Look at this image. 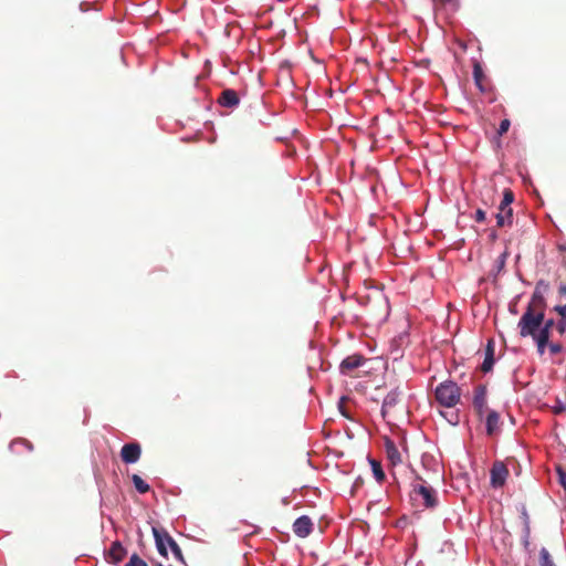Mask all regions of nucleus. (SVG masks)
Listing matches in <instances>:
<instances>
[{"mask_svg": "<svg viewBox=\"0 0 566 566\" xmlns=\"http://www.w3.org/2000/svg\"><path fill=\"white\" fill-rule=\"evenodd\" d=\"M549 284L545 281H538L526 307V311L520 318L518 328L522 337L536 336L544 321L546 302L544 294L548 291Z\"/></svg>", "mask_w": 566, "mask_h": 566, "instance_id": "obj_1", "label": "nucleus"}, {"mask_svg": "<svg viewBox=\"0 0 566 566\" xmlns=\"http://www.w3.org/2000/svg\"><path fill=\"white\" fill-rule=\"evenodd\" d=\"M153 535L157 552L160 556L167 557L169 547V551H171L174 557L178 562L186 564L180 546L165 528L153 527Z\"/></svg>", "mask_w": 566, "mask_h": 566, "instance_id": "obj_2", "label": "nucleus"}, {"mask_svg": "<svg viewBox=\"0 0 566 566\" xmlns=\"http://www.w3.org/2000/svg\"><path fill=\"white\" fill-rule=\"evenodd\" d=\"M434 397L442 407L452 408L460 401L461 390L454 381L446 380L437 386Z\"/></svg>", "mask_w": 566, "mask_h": 566, "instance_id": "obj_3", "label": "nucleus"}, {"mask_svg": "<svg viewBox=\"0 0 566 566\" xmlns=\"http://www.w3.org/2000/svg\"><path fill=\"white\" fill-rule=\"evenodd\" d=\"M514 200V195L510 189H505L503 199L497 208L496 212V226L499 228L509 227L513 222V209L511 207Z\"/></svg>", "mask_w": 566, "mask_h": 566, "instance_id": "obj_4", "label": "nucleus"}, {"mask_svg": "<svg viewBox=\"0 0 566 566\" xmlns=\"http://www.w3.org/2000/svg\"><path fill=\"white\" fill-rule=\"evenodd\" d=\"M411 499L416 502H420V504L427 509L436 507L438 504L437 492L430 485L415 484Z\"/></svg>", "mask_w": 566, "mask_h": 566, "instance_id": "obj_5", "label": "nucleus"}, {"mask_svg": "<svg viewBox=\"0 0 566 566\" xmlns=\"http://www.w3.org/2000/svg\"><path fill=\"white\" fill-rule=\"evenodd\" d=\"M491 485L494 489L502 488L509 476V470L502 461H495L490 471Z\"/></svg>", "mask_w": 566, "mask_h": 566, "instance_id": "obj_6", "label": "nucleus"}, {"mask_svg": "<svg viewBox=\"0 0 566 566\" xmlns=\"http://www.w3.org/2000/svg\"><path fill=\"white\" fill-rule=\"evenodd\" d=\"M217 103L220 107L232 111L239 106L240 95L237 91L224 87L219 95Z\"/></svg>", "mask_w": 566, "mask_h": 566, "instance_id": "obj_7", "label": "nucleus"}, {"mask_svg": "<svg viewBox=\"0 0 566 566\" xmlns=\"http://www.w3.org/2000/svg\"><path fill=\"white\" fill-rule=\"evenodd\" d=\"M473 408L480 420H482L483 415L489 411L485 386L480 385L474 389Z\"/></svg>", "mask_w": 566, "mask_h": 566, "instance_id": "obj_8", "label": "nucleus"}, {"mask_svg": "<svg viewBox=\"0 0 566 566\" xmlns=\"http://www.w3.org/2000/svg\"><path fill=\"white\" fill-rule=\"evenodd\" d=\"M140 455H142V448H140L139 443H137V442L126 443L122 447L120 458H122V461L126 464H134V463L138 462V460L140 459Z\"/></svg>", "mask_w": 566, "mask_h": 566, "instance_id": "obj_9", "label": "nucleus"}, {"mask_svg": "<svg viewBox=\"0 0 566 566\" xmlns=\"http://www.w3.org/2000/svg\"><path fill=\"white\" fill-rule=\"evenodd\" d=\"M366 361L365 357L360 354L347 356L339 365V370L343 375L350 376L352 373L360 367Z\"/></svg>", "mask_w": 566, "mask_h": 566, "instance_id": "obj_10", "label": "nucleus"}, {"mask_svg": "<svg viewBox=\"0 0 566 566\" xmlns=\"http://www.w3.org/2000/svg\"><path fill=\"white\" fill-rule=\"evenodd\" d=\"M127 554V549L124 547L122 542L114 541L106 553V560L111 564L118 565Z\"/></svg>", "mask_w": 566, "mask_h": 566, "instance_id": "obj_11", "label": "nucleus"}, {"mask_svg": "<svg viewBox=\"0 0 566 566\" xmlns=\"http://www.w3.org/2000/svg\"><path fill=\"white\" fill-rule=\"evenodd\" d=\"M312 520L306 515L298 517L293 524V532L302 538L308 536L312 533Z\"/></svg>", "mask_w": 566, "mask_h": 566, "instance_id": "obj_12", "label": "nucleus"}, {"mask_svg": "<svg viewBox=\"0 0 566 566\" xmlns=\"http://www.w3.org/2000/svg\"><path fill=\"white\" fill-rule=\"evenodd\" d=\"M494 354H495V342H494V339L491 338L488 340L485 352H484V360L481 365V370L483 373H489L492 370L494 361H495Z\"/></svg>", "mask_w": 566, "mask_h": 566, "instance_id": "obj_13", "label": "nucleus"}, {"mask_svg": "<svg viewBox=\"0 0 566 566\" xmlns=\"http://www.w3.org/2000/svg\"><path fill=\"white\" fill-rule=\"evenodd\" d=\"M385 452L387 459L390 461L392 465L400 464L402 462L401 454L396 447L395 442L389 438L385 439Z\"/></svg>", "mask_w": 566, "mask_h": 566, "instance_id": "obj_14", "label": "nucleus"}, {"mask_svg": "<svg viewBox=\"0 0 566 566\" xmlns=\"http://www.w3.org/2000/svg\"><path fill=\"white\" fill-rule=\"evenodd\" d=\"M400 397H401V391L398 388L392 389L387 394V396L384 399L382 406H381V413L384 417L386 416V412L390 408L395 407L398 403V401L400 400Z\"/></svg>", "mask_w": 566, "mask_h": 566, "instance_id": "obj_15", "label": "nucleus"}, {"mask_svg": "<svg viewBox=\"0 0 566 566\" xmlns=\"http://www.w3.org/2000/svg\"><path fill=\"white\" fill-rule=\"evenodd\" d=\"M500 426V415L495 410H489L485 417L486 434L493 436Z\"/></svg>", "mask_w": 566, "mask_h": 566, "instance_id": "obj_16", "label": "nucleus"}, {"mask_svg": "<svg viewBox=\"0 0 566 566\" xmlns=\"http://www.w3.org/2000/svg\"><path fill=\"white\" fill-rule=\"evenodd\" d=\"M473 78H474L475 85L479 87V90L481 92H484L485 88L483 85V81L485 78V75H484L483 69L479 62H475L473 64Z\"/></svg>", "mask_w": 566, "mask_h": 566, "instance_id": "obj_17", "label": "nucleus"}, {"mask_svg": "<svg viewBox=\"0 0 566 566\" xmlns=\"http://www.w3.org/2000/svg\"><path fill=\"white\" fill-rule=\"evenodd\" d=\"M132 479V482L136 489V491L139 493V494H145L147 492H149L150 490V485L145 482L138 474H133L130 476Z\"/></svg>", "mask_w": 566, "mask_h": 566, "instance_id": "obj_18", "label": "nucleus"}, {"mask_svg": "<svg viewBox=\"0 0 566 566\" xmlns=\"http://www.w3.org/2000/svg\"><path fill=\"white\" fill-rule=\"evenodd\" d=\"M555 325V322L553 318H549L547 321H543V324L542 326L539 327L536 336H545V339L546 340H549V335H551V329L553 328V326Z\"/></svg>", "mask_w": 566, "mask_h": 566, "instance_id": "obj_19", "label": "nucleus"}, {"mask_svg": "<svg viewBox=\"0 0 566 566\" xmlns=\"http://www.w3.org/2000/svg\"><path fill=\"white\" fill-rule=\"evenodd\" d=\"M370 464L375 479L377 480V482L381 483L385 480V472L381 468L380 462L376 460H370Z\"/></svg>", "mask_w": 566, "mask_h": 566, "instance_id": "obj_20", "label": "nucleus"}, {"mask_svg": "<svg viewBox=\"0 0 566 566\" xmlns=\"http://www.w3.org/2000/svg\"><path fill=\"white\" fill-rule=\"evenodd\" d=\"M538 562L539 566H555L549 552L544 547L539 551Z\"/></svg>", "mask_w": 566, "mask_h": 566, "instance_id": "obj_21", "label": "nucleus"}, {"mask_svg": "<svg viewBox=\"0 0 566 566\" xmlns=\"http://www.w3.org/2000/svg\"><path fill=\"white\" fill-rule=\"evenodd\" d=\"M533 339L536 342L537 352L539 356H543L545 353V348L548 345V340L545 339V336H533Z\"/></svg>", "mask_w": 566, "mask_h": 566, "instance_id": "obj_22", "label": "nucleus"}, {"mask_svg": "<svg viewBox=\"0 0 566 566\" xmlns=\"http://www.w3.org/2000/svg\"><path fill=\"white\" fill-rule=\"evenodd\" d=\"M125 566H148V564L137 553H134Z\"/></svg>", "mask_w": 566, "mask_h": 566, "instance_id": "obj_23", "label": "nucleus"}, {"mask_svg": "<svg viewBox=\"0 0 566 566\" xmlns=\"http://www.w3.org/2000/svg\"><path fill=\"white\" fill-rule=\"evenodd\" d=\"M19 446H23L28 449V451H31L32 450V444L24 440V439H18V440H14L10 443L9 448L11 451L15 452V448L19 447Z\"/></svg>", "mask_w": 566, "mask_h": 566, "instance_id": "obj_24", "label": "nucleus"}, {"mask_svg": "<svg viewBox=\"0 0 566 566\" xmlns=\"http://www.w3.org/2000/svg\"><path fill=\"white\" fill-rule=\"evenodd\" d=\"M510 126H511V122H510V119H506V118H505V119H503V120L500 123V126H499V129H497V134H499L500 136L504 135V134L509 130Z\"/></svg>", "mask_w": 566, "mask_h": 566, "instance_id": "obj_25", "label": "nucleus"}, {"mask_svg": "<svg viewBox=\"0 0 566 566\" xmlns=\"http://www.w3.org/2000/svg\"><path fill=\"white\" fill-rule=\"evenodd\" d=\"M548 349L552 355H557V354L562 353L563 346L558 343H553V344H549Z\"/></svg>", "mask_w": 566, "mask_h": 566, "instance_id": "obj_26", "label": "nucleus"}, {"mask_svg": "<svg viewBox=\"0 0 566 566\" xmlns=\"http://www.w3.org/2000/svg\"><path fill=\"white\" fill-rule=\"evenodd\" d=\"M509 253L507 251H504L496 260V263H497V268L499 270H501L504 264H505V261H506V258H507Z\"/></svg>", "mask_w": 566, "mask_h": 566, "instance_id": "obj_27", "label": "nucleus"}, {"mask_svg": "<svg viewBox=\"0 0 566 566\" xmlns=\"http://www.w3.org/2000/svg\"><path fill=\"white\" fill-rule=\"evenodd\" d=\"M486 214L482 209H478L474 214V220L476 222H483L485 221Z\"/></svg>", "mask_w": 566, "mask_h": 566, "instance_id": "obj_28", "label": "nucleus"}, {"mask_svg": "<svg viewBox=\"0 0 566 566\" xmlns=\"http://www.w3.org/2000/svg\"><path fill=\"white\" fill-rule=\"evenodd\" d=\"M554 310L562 316V318H566V304L565 305H556Z\"/></svg>", "mask_w": 566, "mask_h": 566, "instance_id": "obj_29", "label": "nucleus"}, {"mask_svg": "<svg viewBox=\"0 0 566 566\" xmlns=\"http://www.w3.org/2000/svg\"><path fill=\"white\" fill-rule=\"evenodd\" d=\"M558 475L560 485L566 490V473L562 469H558Z\"/></svg>", "mask_w": 566, "mask_h": 566, "instance_id": "obj_30", "label": "nucleus"}, {"mask_svg": "<svg viewBox=\"0 0 566 566\" xmlns=\"http://www.w3.org/2000/svg\"><path fill=\"white\" fill-rule=\"evenodd\" d=\"M566 329V318H562L558 323H557V331L563 334Z\"/></svg>", "mask_w": 566, "mask_h": 566, "instance_id": "obj_31", "label": "nucleus"}, {"mask_svg": "<svg viewBox=\"0 0 566 566\" xmlns=\"http://www.w3.org/2000/svg\"><path fill=\"white\" fill-rule=\"evenodd\" d=\"M455 0H433L434 6L439 4H453Z\"/></svg>", "mask_w": 566, "mask_h": 566, "instance_id": "obj_32", "label": "nucleus"}, {"mask_svg": "<svg viewBox=\"0 0 566 566\" xmlns=\"http://www.w3.org/2000/svg\"><path fill=\"white\" fill-rule=\"evenodd\" d=\"M558 292L560 295H566V284L565 283H560V285L558 287Z\"/></svg>", "mask_w": 566, "mask_h": 566, "instance_id": "obj_33", "label": "nucleus"}, {"mask_svg": "<svg viewBox=\"0 0 566 566\" xmlns=\"http://www.w3.org/2000/svg\"><path fill=\"white\" fill-rule=\"evenodd\" d=\"M233 29H234V27H231V25L227 24V25H226V28H224V33H226L227 35H229V34H230V32H231V30H233Z\"/></svg>", "mask_w": 566, "mask_h": 566, "instance_id": "obj_34", "label": "nucleus"}, {"mask_svg": "<svg viewBox=\"0 0 566 566\" xmlns=\"http://www.w3.org/2000/svg\"><path fill=\"white\" fill-rule=\"evenodd\" d=\"M202 80V76H198L197 77V82H196V85L199 87L200 86V81Z\"/></svg>", "mask_w": 566, "mask_h": 566, "instance_id": "obj_35", "label": "nucleus"}, {"mask_svg": "<svg viewBox=\"0 0 566 566\" xmlns=\"http://www.w3.org/2000/svg\"><path fill=\"white\" fill-rule=\"evenodd\" d=\"M230 62V59L229 57H223V64L224 66H227V63Z\"/></svg>", "mask_w": 566, "mask_h": 566, "instance_id": "obj_36", "label": "nucleus"}, {"mask_svg": "<svg viewBox=\"0 0 566 566\" xmlns=\"http://www.w3.org/2000/svg\"><path fill=\"white\" fill-rule=\"evenodd\" d=\"M490 238H491L492 240H495V239H496V233H495V232H492V233H491V235H490Z\"/></svg>", "mask_w": 566, "mask_h": 566, "instance_id": "obj_37", "label": "nucleus"}, {"mask_svg": "<svg viewBox=\"0 0 566 566\" xmlns=\"http://www.w3.org/2000/svg\"><path fill=\"white\" fill-rule=\"evenodd\" d=\"M210 107H211V102H209V103L206 105V108H207V109H210Z\"/></svg>", "mask_w": 566, "mask_h": 566, "instance_id": "obj_38", "label": "nucleus"}, {"mask_svg": "<svg viewBox=\"0 0 566 566\" xmlns=\"http://www.w3.org/2000/svg\"><path fill=\"white\" fill-rule=\"evenodd\" d=\"M230 73H231V74H235V70L231 69V70H230Z\"/></svg>", "mask_w": 566, "mask_h": 566, "instance_id": "obj_39", "label": "nucleus"}, {"mask_svg": "<svg viewBox=\"0 0 566 566\" xmlns=\"http://www.w3.org/2000/svg\"><path fill=\"white\" fill-rule=\"evenodd\" d=\"M218 86L224 87V84L223 83H218Z\"/></svg>", "mask_w": 566, "mask_h": 566, "instance_id": "obj_40", "label": "nucleus"}]
</instances>
